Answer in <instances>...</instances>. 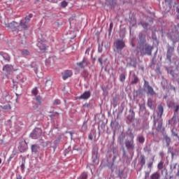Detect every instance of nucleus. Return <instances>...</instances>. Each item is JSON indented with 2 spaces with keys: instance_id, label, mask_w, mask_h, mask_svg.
Segmentation results:
<instances>
[{
  "instance_id": "obj_1",
  "label": "nucleus",
  "mask_w": 179,
  "mask_h": 179,
  "mask_svg": "<svg viewBox=\"0 0 179 179\" xmlns=\"http://www.w3.org/2000/svg\"><path fill=\"white\" fill-rule=\"evenodd\" d=\"M136 51L140 57H143L144 55H152L153 46H150L148 43H143L136 48Z\"/></svg>"
},
{
  "instance_id": "obj_2",
  "label": "nucleus",
  "mask_w": 179,
  "mask_h": 179,
  "mask_svg": "<svg viewBox=\"0 0 179 179\" xmlns=\"http://www.w3.org/2000/svg\"><path fill=\"white\" fill-rule=\"evenodd\" d=\"M5 26L7 27V29H10L11 31L14 33H15V31H17V33L20 31V27L19 26V24L15 21L5 24Z\"/></svg>"
},
{
  "instance_id": "obj_3",
  "label": "nucleus",
  "mask_w": 179,
  "mask_h": 179,
  "mask_svg": "<svg viewBox=\"0 0 179 179\" xmlns=\"http://www.w3.org/2000/svg\"><path fill=\"white\" fill-rule=\"evenodd\" d=\"M154 125L157 132H163L164 131L163 128V120L154 118Z\"/></svg>"
},
{
  "instance_id": "obj_4",
  "label": "nucleus",
  "mask_w": 179,
  "mask_h": 179,
  "mask_svg": "<svg viewBox=\"0 0 179 179\" xmlns=\"http://www.w3.org/2000/svg\"><path fill=\"white\" fill-rule=\"evenodd\" d=\"M130 138H131V141L127 140L125 142V146L127 149H131V150H134V149H135V144L134 139L135 138V136L134 135V133L130 132Z\"/></svg>"
},
{
  "instance_id": "obj_5",
  "label": "nucleus",
  "mask_w": 179,
  "mask_h": 179,
  "mask_svg": "<svg viewBox=\"0 0 179 179\" xmlns=\"http://www.w3.org/2000/svg\"><path fill=\"white\" fill-rule=\"evenodd\" d=\"M115 46L117 50V52L121 54V51L125 48V42L122 39H117L115 41Z\"/></svg>"
},
{
  "instance_id": "obj_6",
  "label": "nucleus",
  "mask_w": 179,
  "mask_h": 179,
  "mask_svg": "<svg viewBox=\"0 0 179 179\" xmlns=\"http://www.w3.org/2000/svg\"><path fill=\"white\" fill-rule=\"evenodd\" d=\"M173 52H174V47L171 46L168 44L167 45V52H166V57L169 61L171 62V57H173Z\"/></svg>"
},
{
  "instance_id": "obj_7",
  "label": "nucleus",
  "mask_w": 179,
  "mask_h": 179,
  "mask_svg": "<svg viewBox=\"0 0 179 179\" xmlns=\"http://www.w3.org/2000/svg\"><path fill=\"white\" fill-rule=\"evenodd\" d=\"M72 75H73V73L72 72V71L67 70V71H64L62 73L63 80H66V79H68V78H71L72 76Z\"/></svg>"
},
{
  "instance_id": "obj_8",
  "label": "nucleus",
  "mask_w": 179,
  "mask_h": 179,
  "mask_svg": "<svg viewBox=\"0 0 179 179\" xmlns=\"http://www.w3.org/2000/svg\"><path fill=\"white\" fill-rule=\"evenodd\" d=\"M92 94H90V91L85 92L83 94H81L78 99L80 100H87L90 99V96Z\"/></svg>"
},
{
  "instance_id": "obj_9",
  "label": "nucleus",
  "mask_w": 179,
  "mask_h": 179,
  "mask_svg": "<svg viewBox=\"0 0 179 179\" xmlns=\"http://www.w3.org/2000/svg\"><path fill=\"white\" fill-rule=\"evenodd\" d=\"M12 69H13V66H12V64H6L3 67V71L7 73H10V72H12Z\"/></svg>"
},
{
  "instance_id": "obj_10",
  "label": "nucleus",
  "mask_w": 179,
  "mask_h": 179,
  "mask_svg": "<svg viewBox=\"0 0 179 179\" xmlns=\"http://www.w3.org/2000/svg\"><path fill=\"white\" fill-rule=\"evenodd\" d=\"M145 85H146L148 94L151 96H153V94H155V90H153V87H150V85H149V83L146 82V80H145Z\"/></svg>"
},
{
  "instance_id": "obj_11",
  "label": "nucleus",
  "mask_w": 179,
  "mask_h": 179,
  "mask_svg": "<svg viewBox=\"0 0 179 179\" xmlns=\"http://www.w3.org/2000/svg\"><path fill=\"white\" fill-rule=\"evenodd\" d=\"M164 112V109L163 108V106L162 105H159L158 106L157 117H159V119H162Z\"/></svg>"
},
{
  "instance_id": "obj_12",
  "label": "nucleus",
  "mask_w": 179,
  "mask_h": 179,
  "mask_svg": "<svg viewBox=\"0 0 179 179\" xmlns=\"http://www.w3.org/2000/svg\"><path fill=\"white\" fill-rule=\"evenodd\" d=\"M38 47L39 50L42 51V52H45V50H47V47L45 46V44L44 43V42H38Z\"/></svg>"
},
{
  "instance_id": "obj_13",
  "label": "nucleus",
  "mask_w": 179,
  "mask_h": 179,
  "mask_svg": "<svg viewBox=\"0 0 179 179\" xmlns=\"http://www.w3.org/2000/svg\"><path fill=\"white\" fill-rule=\"evenodd\" d=\"M169 124L172 127H176V125H177V119L176 117V115H173V117L169 120Z\"/></svg>"
},
{
  "instance_id": "obj_14",
  "label": "nucleus",
  "mask_w": 179,
  "mask_h": 179,
  "mask_svg": "<svg viewBox=\"0 0 179 179\" xmlns=\"http://www.w3.org/2000/svg\"><path fill=\"white\" fill-rule=\"evenodd\" d=\"M138 43H139V45L142 44H145V36L142 33L139 34L138 35Z\"/></svg>"
},
{
  "instance_id": "obj_15",
  "label": "nucleus",
  "mask_w": 179,
  "mask_h": 179,
  "mask_svg": "<svg viewBox=\"0 0 179 179\" xmlns=\"http://www.w3.org/2000/svg\"><path fill=\"white\" fill-rule=\"evenodd\" d=\"M38 149H40V146L37 144H34L31 146V150L33 153H37Z\"/></svg>"
},
{
  "instance_id": "obj_16",
  "label": "nucleus",
  "mask_w": 179,
  "mask_h": 179,
  "mask_svg": "<svg viewBox=\"0 0 179 179\" xmlns=\"http://www.w3.org/2000/svg\"><path fill=\"white\" fill-rule=\"evenodd\" d=\"M27 22H23V20L20 21V26L22 27V29H24V30H27Z\"/></svg>"
},
{
  "instance_id": "obj_17",
  "label": "nucleus",
  "mask_w": 179,
  "mask_h": 179,
  "mask_svg": "<svg viewBox=\"0 0 179 179\" xmlns=\"http://www.w3.org/2000/svg\"><path fill=\"white\" fill-rule=\"evenodd\" d=\"M0 55H1V57H3V59H5V61H8V62H9V61H10V56H9L8 55V53L2 54V52H1Z\"/></svg>"
},
{
  "instance_id": "obj_18",
  "label": "nucleus",
  "mask_w": 179,
  "mask_h": 179,
  "mask_svg": "<svg viewBox=\"0 0 179 179\" xmlns=\"http://www.w3.org/2000/svg\"><path fill=\"white\" fill-rule=\"evenodd\" d=\"M150 178L151 179H159L160 173H159V172H155L151 175Z\"/></svg>"
},
{
  "instance_id": "obj_19",
  "label": "nucleus",
  "mask_w": 179,
  "mask_h": 179,
  "mask_svg": "<svg viewBox=\"0 0 179 179\" xmlns=\"http://www.w3.org/2000/svg\"><path fill=\"white\" fill-rule=\"evenodd\" d=\"M45 86L47 89H51V86H52V81H51V80H47L45 83Z\"/></svg>"
},
{
  "instance_id": "obj_20",
  "label": "nucleus",
  "mask_w": 179,
  "mask_h": 179,
  "mask_svg": "<svg viewBox=\"0 0 179 179\" xmlns=\"http://www.w3.org/2000/svg\"><path fill=\"white\" fill-rule=\"evenodd\" d=\"M140 163L141 166H145L146 164V159H145V155H141L140 157Z\"/></svg>"
},
{
  "instance_id": "obj_21",
  "label": "nucleus",
  "mask_w": 179,
  "mask_h": 179,
  "mask_svg": "<svg viewBox=\"0 0 179 179\" xmlns=\"http://www.w3.org/2000/svg\"><path fill=\"white\" fill-rule=\"evenodd\" d=\"M138 82H139V78H138V76H136V75H134V80H131V85H136V83H138Z\"/></svg>"
},
{
  "instance_id": "obj_22",
  "label": "nucleus",
  "mask_w": 179,
  "mask_h": 179,
  "mask_svg": "<svg viewBox=\"0 0 179 179\" xmlns=\"http://www.w3.org/2000/svg\"><path fill=\"white\" fill-rule=\"evenodd\" d=\"M137 141L139 142V143H144V142H145V137H143V136H142V135H139L137 137Z\"/></svg>"
},
{
  "instance_id": "obj_23",
  "label": "nucleus",
  "mask_w": 179,
  "mask_h": 179,
  "mask_svg": "<svg viewBox=\"0 0 179 179\" xmlns=\"http://www.w3.org/2000/svg\"><path fill=\"white\" fill-rule=\"evenodd\" d=\"M164 139L166 143V145L170 146V143H171V138H170V137H169V136H165Z\"/></svg>"
},
{
  "instance_id": "obj_24",
  "label": "nucleus",
  "mask_w": 179,
  "mask_h": 179,
  "mask_svg": "<svg viewBox=\"0 0 179 179\" xmlns=\"http://www.w3.org/2000/svg\"><path fill=\"white\" fill-rule=\"evenodd\" d=\"M125 79H127V76H125V73H122L120 75V82H125Z\"/></svg>"
},
{
  "instance_id": "obj_25",
  "label": "nucleus",
  "mask_w": 179,
  "mask_h": 179,
  "mask_svg": "<svg viewBox=\"0 0 179 179\" xmlns=\"http://www.w3.org/2000/svg\"><path fill=\"white\" fill-rule=\"evenodd\" d=\"M78 179H87V173H83Z\"/></svg>"
},
{
  "instance_id": "obj_26",
  "label": "nucleus",
  "mask_w": 179,
  "mask_h": 179,
  "mask_svg": "<svg viewBox=\"0 0 179 179\" xmlns=\"http://www.w3.org/2000/svg\"><path fill=\"white\" fill-rule=\"evenodd\" d=\"M164 164V162L163 161H161L157 165L158 170H163Z\"/></svg>"
},
{
  "instance_id": "obj_27",
  "label": "nucleus",
  "mask_w": 179,
  "mask_h": 179,
  "mask_svg": "<svg viewBox=\"0 0 179 179\" xmlns=\"http://www.w3.org/2000/svg\"><path fill=\"white\" fill-rule=\"evenodd\" d=\"M21 53H22V55H24V56L30 55V52L29 50H22L21 51Z\"/></svg>"
},
{
  "instance_id": "obj_28",
  "label": "nucleus",
  "mask_w": 179,
  "mask_h": 179,
  "mask_svg": "<svg viewBox=\"0 0 179 179\" xmlns=\"http://www.w3.org/2000/svg\"><path fill=\"white\" fill-rule=\"evenodd\" d=\"M31 17H33V14H29L28 16H26L25 22H27V23H29V22H30V19H31Z\"/></svg>"
},
{
  "instance_id": "obj_29",
  "label": "nucleus",
  "mask_w": 179,
  "mask_h": 179,
  "mask_svg": "<svg viewBox=\"0 0 179 179\" xmlns=\"http://www.w3.org/2000/svg\"><path fill=\"white\" fill-rule=\"evenodd\" d=\"M59 104H61V101L59 99H55L53 101V106H59Z\"/></svg>"
},
{
  "instance_id": "obj_30",
  "label": "nucleus",
  "mask_w": 179,
  "mask_h": 179,
  "mask_svg": "<svg viewBox=\"0 0 179 179\" xmlns=\"http://www.w3.org/2000/svg\"><path fill=\"white\" fill-rule=\"evenodd\" d=\"M31 93L34 94V96H37V94H38V90L36 87H35L32 90Z\"/></svg>"
},
{
  "instance_id": "obj_31",
  "label": "nucleus",
  "mask_w": 179,
  "mask_h": 179,
  "mask_svg": "<svg viewBox=\"0 0 179 179\" xmlns=\"http://www.w3.org/2000/svg\"><path fill=\"white\" fill-rule=\"evenodd\" d=\"M36 101H37V103L39 106L41 105V96H36Z\"/></svg>"
},
{
  "instance_id": "obj_32",
  "label": "nucleus",
  "mask_w": 179,
  "mask_h": 179,
  "mask_svg": "<svg viewBox=\"0 0 179 179\" xmlns=\"http://www.w3.org/2000/svg\"><path fill=\"white\" fill-rule=\"evenodd\" d=\"M3 110H10V108H12V107H10V104H6L3 106H2Z\"/></svg>"
},
{
  "instance_id": "obj_33",
  "label": "nucleus",
  "mask_w": 179,
  "mask_h": 179,
  "mask_svg": "<svg viewBox=\"0 0 179 179\" xmlns=\"http://www.w3.org/2000/svg\"><path fill=\"white\" fill-rule=\"evenodd\" d=\"M174 115L176 116L177 113H178L179 111V106L178 105H176V106H174Z\"/></svg>"
},
{
  "instance_id": "obj_34",
  "label": "nucleus",
  "mask_w": 179,
  "mask_h": 179,
  "mask_svg": "<svg viewBox=\"0 0 179 179\" xmlns=\"http://www.w3.org/2000/svg\"><path fill=\"white\" fill-rule=\"evenodd\" d=\"M78 66H80V68L83 69L85 68V62H81L78 63Z\"/></svg>"
},
{
  "instance_id": "obj_35",
  "label": "nucleus",
  "mask_w": 179,
  "mask_h": 179,
  "mask_svg": "<svg viewBox=\"0 0 179 179\" xmlns=\"http://www.w3.org/2000/svg\"><path fill=\"white\" fill-rule=\"evenodd\" d=\"M98 61H99V62L101 66H103V58L99 57V58L98 59Z\"/></svg>"
},
{
  "instance_id": "obj_36",
  "label": "nucleus",
  "mask_w": 179,
  "mask_h": 179,
  "mask_svg": "<svg viewBox=\"0 0 179 179\" xmlns=\"http://www.w3.org/2000/svg\"><path fill=\"white\" fill-rule=\"evenodd\" d=\"M152 166H153V162H150L148 164V169H152Z\"/></svg>"
},
{
  "instance_id": "obj_37",
  "label": "nucleus",
  "mask_w": 179,
  "mask_h": 179,
  "mask_svg": "<svg viewBox=\"0 0 179 179\" xmlns=\"http://www.w3.org/2000/svg\"><path fill=\"white\" fill-rule=\"evenodd\" d=\"M13 159V157L10 156L9 158L7 159L8 163H10V162H12Z\"/></svg>"
},
{
  "instance_id": "obj_38",
  "label": "nucleus",
  "mask_w": 179,
  "mask_h": 179,
  "mask_svg": "<svg viewBox=\"0 0 179 179\" xmlns=\"http://www.w3.org/2000/svg\"><path fill=\"white\" fill-rule=\"evenodd\" d=\"M66 5H68V3H66V1L62 2V6H64V8H65V6H66Z\"/></svg>"
},
{
  "instance_id": "obj_39",
  "label": "nucleus",
  "mask_w": 179,
  "mask_h": 179,
  "mask_svg": "<svg viewBox=\"0 0 179 179\" xmlns=\"http://www.w3.org/2000/svg\"><path fill=\"white\" fill-rule=\"evenodd\" d=\"M83 107L89 108V107H90V103H85V104L83 105Z\"/></svg>"
},
{
  "instance_id": "obj_40",
  "label": "nucleus",
  "mask_w": 179,
  "mask_h": 179,
  "mask_svg": "<svg viewBox=\"0 0 179 179\" xmlns=\"http://www.w3.org/2000/svg\"><path fill=\"white\" fill-rule=\"evenodd\" d=\"M145 152H152V150L150 148H144Z\"/></svg>"
},
{
  "instance_id": "obj_41",
  "label": "nucleus",
  "mask_w": 179,
  "mask_h": 179,
  "mask_svg": "<svg viewBox=\"0 0 179 179\" xmlns=\"http://www.w3.org/2000/svg\"><path fill=\"white\" fill-rule=\"evenodd\" d=\"M129 113H131L132 114H135V112H134V110H132V109L129 110Z\"/></svg>"
},
{
  "instance_id": "obj_42",
  "label": "nucleus",
  "mask_w": 179,
  "mask_h": 179,
  "mask_svg": "<svg viewBox=\"0 0 179 179\" xmlns=\"http://www.w3.org/2000/svg\"><path fill=\"white\" fill-rule=\"evenodd\" d=\"M15 179H22V176L20 175L17 176Z\"/></svg>"
},
{
  "instance_id": "obj_43",
  "label": "nucleus",
  "mask_w": 179,
  "mask_h": 179,
  "mask_svg": "<svg viewBox=\"0 0 179 179\" xmlns=\"http://www.w3.org/2000/svg\"><path fill=\"white\" fill-rule=\"evenodd\" d=\"M88 138H89V139H90V141L93 140V137L92 136H90V135L88 136Z\"/></svg>"
},
{
  "instance_id": "obj_44",
  "label": "nucleus",
  "mask_w": 179,
  "mask_h": 179,
  "mask_svg": "<svg viewBox=\"0 0 179 179\" xmlns=\"http://www.w3.org/2000/svg\"><path fill=\"white\" fill-rule=\"evenodd\" d=\"M148 106H152V101H148Z\"/></svg>"
},
{
  "instance_id": "obj_45",
  "label": "nucleus",
  "mask_w": 179,
  "mask_h": 179,
  "mask_svg": "<svg viewBox=\"0 0 179 179\" xmlns=\"http://www.w3.org/2000/svg\"><path fill=\"white\" fill-rule=\"evenodd\" d=\"M176 167H177V164H176L173 166V170H176Z\"/></svg>"
},
{
  "instance_id": "obj_46",
  "label": "nucleus",
  "mask_w": 179,
  "mask_h": 179,
  "mask_svg": "<svg viewBox=\"0 0 179 179\" xmlns=\"http://www.w3.org/2000/svg\"><path fill=\"white\" fill-rule=\"evenodd\" d=\"M174 106V103H171L169 104V106Z\"/></svg>"
},
{
  "instance_id": "obj_47",
  "label": "nucleus",
  "mask_w": 179,
  "mask_h": 179,
  "mask_svg": "<svg viewBox=\"0 0 179 179\" xmlns=\"http://www.w3.org/2000/svg\"><path fill=\"white\" fill-rule=\"evenodd\" d=\"M110 29H111V27H113V23L110 24Z\"/></svg>"
},
{
  "instance_id": "obj_48",
  "label": "nucleus",
  "mask_w": 179,
  "mask_h": 179,
  "mask_svg": "<svg viewBox=\"0 0 179 179\" xmlns=\"http://www.w3.org/2000/svg\"><path fill=\"white\" fill-rule=\"evenodd\" d=\"M172 89H173V90H174V92H176V87H173Z\"/></svg>"
},
{
  "instance_id": "obj_49",
  "label": "nucleus",
  "mask_w": 179,
  "mask_h": 179,
  "mask_svg": "<svg viewBox=\"0 0 179 179\" xmlns=\"http://www.w3.org/2000/svg\"><path fill=\"white\" fill-rule=\"evenodd\" d=\"M32 139H36V137H34V136H31Z\"/></svg>"
},
{
  "instance_id": "obj_50",
  "label": "nucleus",
  "mask_w": 179,
  "mask_h": 179,
  "mask_svg": "<svg viewBox=\"0 0 179 179\" xmlns=\"http://www.w3.org/2000/svg\"><path fill=\"white\" fill-rule=\"evenodd\" d=\"M140 107H141V108H145V106H141L140 105Z\"/></svg>"
},
{
  "instance_id": "obj_51",
  "label": "nucleus",
  "mask_w": 179,
  "mask_h": 179,
  "mask_svg": "<svg viewBox=\"0 0 179 179\" xmlns=\"http://www.w3.org/2000/svg\"><path fill=\"white\" fill-rule=\"evenodd\" d=\"M21 167H24V164H22L21 165Z\"/></svg>"
},
{
  "instance_id": "obj_52",
  "label": "nucleus",
  "mask_w": 179,
  "mask_h": 179,
  "mask_svg": "<svg viewBox=\"0 0 179 179\" xmlns=\"http://www.w3.org/2000/svg\"><path fill=\"white\" fill-rule=\"evenodd\" d=\"M101 51H102V50H101H101H100V49L99 50V52H101Z\"/></svg>"
},
{
  "instance_id": "obj_53",
  "label": "nucleus",
  "mask_w": 179,
  "mask_h": 179,
  "mask_svg": "<svg viewBox=\"0 0 179 179\" xmlns=\"http://www.w3.org/2000/svg\"><path fill=\"white\" fill-rule=\"evenodd\" d=\"M1 163H2V159H1V158H0V164H1Z\"/></svg>"
},
{
  "instance_id": "obj_54",
  "label": "nucleus",
  "mask_w": 179,
  "mask_h": 179,
  "mask_svg": "<svg viewBox=\"0 0 179 179\" xmlns=\"http://www.w3.org/2000/svg\"><path fill=\"white\" fill-rule=\"evenodd\" d=\"M132 47H135V45L134 43H132Z\"/></svg>"
},
{
  "instance_id": "obj_55",
  "label": "nucleus",
  "mask_w": 179,
  "mask_h": 179,
  "mask_svg": "<svg viewBox=\"0 0 179 179\" xmlns=\"http://www.w3.org/2000/svg\"><path fill=\"white\" fill-rule=\"evenodd\" d=\"M47 1H50V0H47Z\"/></svg>"
}]
</instances>
